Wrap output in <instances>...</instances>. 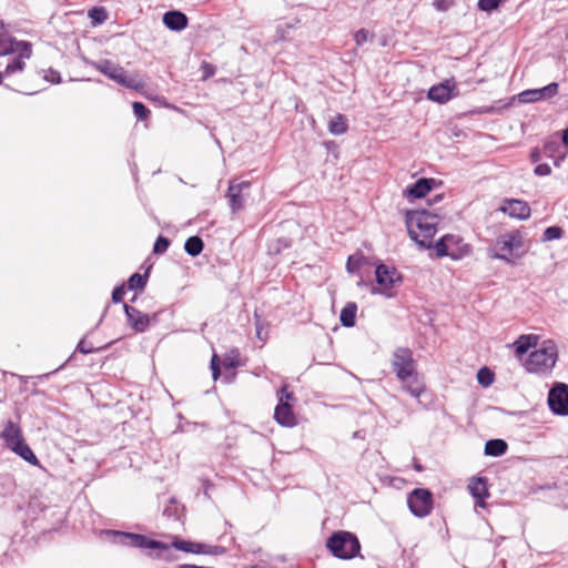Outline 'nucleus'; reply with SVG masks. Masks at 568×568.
<instances>
[{
	"label": "nucleus",
	"mask_w": 568,
	"mask_h": 568,
	"mask_svg": "<svg viewBox=\"0 0 568 568\" xmlns=\"http://www.w3.org/2000/svg\"><path fill=\"white\" fill-rule=\"evenodd\" d=\"M440 217L426 210L407 211L405 223L409 237L423 248H432Z\"/></svg>",
	"instance_id": "nucleus-1"
},
{
	"label": "nucleus",
	"mask_w": 568,
	"mask_h": 568,
	"mask_svg": "<svg viewBox=\"0 0 568 568\" xmlns=\"http://www.w3.org/2000/svg\"><path fill=\"white\" fill-rule=\"evenodd\" d=\"M106 535L112 537V541L118 545L131 546L140 549H151L155 552H149L153 559L163 560L166 562L176 561L178 555L174 554L173 547L170 544L150 539L149 537L133 532H122L110 530Z\"/></svg>",
	"instance_id": "nucleus-2"
},
{
	"label": "nucleus",
	"mask_w": 568,
	"mask_h": 568,
	"mask_svg": "<svg viewBox=\"0 0 568 568\" xmlns=\"http://www.w3.org/2000/svg\"><path fill=\"white\" fill-rule=\"evenodd\" d=\"M557 359V345L552 341H545L538 349L529 354L524 366L528 373L547 375L555 367Z\"/></svg>",
	"instance_id": "nucleus-3"
},
{
	"label": "nucleus",
	"mask_w": 568,
	"mask_h": 568,
	"mask_svg": "<svg viewBox=\"0 0 568 568\" xmlns=\"http://www.w3.org/2000/svg\"><path fill=\"white\" fill-rule=\"evenodd\" d=\"M326 547L334 557L344 560L356 557L361 550V544L357 537L344 530L333 532L326 540Z\"/></svg>",
	"instance_id": "nucleus-4"
},
{
	"label": "nucleus",
	"mask_w": 568,
	"mask_h": 568,
	"mask_svg": "<svg viewBox=\"0 0 568 568\" xmlns=\"http://www.w3.org/2000/svg\"><path fill=\"white\" fill-rule=\"evenodd\" d=\"M433 247L437 257L449 256L456 261L468 256L471 252L470 245L465 243L463 237L455 234L444 235Z\"/></svg>",
	"instance_id": "nucleus-5"
},
{
	"label": "nucleus",
	"mask_w": 568,
	"mask_h": 568,
	"mask_svg": "<svg viewBox=\"0 0 568 568\" xmlns=\"http://www.w3.org/2000/svg\"><path fill=\"white\" fill-rule=\"evenodd\" d=\"M277 405L274 410L275 420L285 427H293L296 425V417L292 408V402L294 400L293 392L288 390L286 385L282 386L277 390Z\"/></svg>",
	"instance_id": "nucleus-6"
},
{
	"label": "nucleus",
	"mask_w": 568,
	"mask_h": 568,
	"mask_svg": "<svg viewBox=\"0 0 568 568\" xmlns=\"http://www.w3.org/2000/svg\"><path fill=\"white\" fill-rule=\"evenodd\" d=\"M392 368L400 382H406L409 376H415L416 362L413 352L407 347H398L392 357Z\"/></svg>",
	"instance_id": "nucleus-7"
},
{
	"label": "nucleus",
	"mask_w": 568,
	"mask_h": 568,
	"mask_svg": "<svg viewBox=\"0 0 568 568\" xmlns=\"http://www.w3.org/2000/svg\"><path fill=\"white\" fill-rule=\"evenodd\" d=\"M523 246L521 236L518 232H509L500 235L495 243V251L489 252V256L495 260H501L511 263L514 250Z\"/></svg>",
	"instance_id": "nucleus-8"
},
{
	"label": "nucleus",
	"mask_w": 568,
	"mask_h": 568,
	"mask_svg": "<svg viewBox=\"0 0 568 568\" xmlns=\"http://www.w3.org/2000/svg\"><path fill=\"white\" fill-rule=\"evenodd\" d=\"M95 68L109 79L123 87L136 89L140 85V82L136 78L129 75L121 65L110 60H101L97 62Z\"/></svg>",
	"instance_id": "nucleus-9"
},
{
	"label": "nucleus",
	"mask_w": 568,
	"mask_h": 568,
	"mask_svg": "<svg viewBox=\"0 0 568 568\" xmlns=\"http://www.w3.org/2000/svg\"><path fill=\"white\" fill-rule=\"evenodd\" d=\"M375 277L378 288H373L372 292L384 294L387 297L392 296L389 291L402 281V276L397 270L385 264L376 266Z\"/></svg>",
	"instance_id": "nucleus-10"
},
{
	"label": "nucleus",
	"mask_w": 568,
	"mask_h": 568,
	"mask_svg": "<svg viewBox=\"0 0 568 568\" xmlns=\"http://www.w3.org/2000/svg\"><path fill=\"white\" fill-rule=\"evenodd\" d=\"M409 510L416 517H426L433 509V496L428 489L416 488L407 498Z\"/></svg>",
	"instance_id": "nucleus-11"
},
{
	"label": "nucleus",
	"mask_w": 568,
	"mask_h": 568,
	"mask_svg": "<svg viewBox=\"0 0 568 568\" xmlns=\"http://www.w3.org/2000/svg\"><path fill=\"white\" fill-rule=\"evenodd\" d=\"M548 406L558 416H568V384L557 382L548 393Z\"/></svg>",
	"instance_id": "nucleus-12"
},
{
	"label": "nucleus",
	"mask_w": 568,
	"mask_h": 568,
	"mask_svg": "<svg viewBox=\"0 0 568 568\" xmlns=\"http://www.w3.org/2000/svg\"><path fill=\"white\" fill-rule=\"evenodd\" d=\"M171 546L175 550L184 551L187 554H206V555H221L225 549L221 546H209L202 542H194L181 539L178 536H171Z\"/></svg>",
	"instance_id": "nucleus-13"
},
{
	"label": "nucleus",
	"mask_w": 568,
	"mask_h": 568,
	"mask_svg": "<svg viewBox=\"0 0 568 568\" xmlns=\"http://www.w3.org/2000/svg\"><path fill=\"white\" fill-rule=\"evenodd\" d=\"M458 95L457 84L454 79L445 80L442 83L433 85L427 93V98L437 103H446Z\"/></svg>",
	"instance_id": "nucleus-14"
},
{
	"label": "nucleus",
	"mask_w": 568,
	"mask_h": 568,
	"mask_svg": "<svg viewBox=\"0 0 568 568\" xmlns=\"http://www.w3.org/2000/svg\"><path fill=\"white\" fill-rule=\"evenodd\" d=\"M251 187V182L241 181L236 182L232 180L229 184L226 197L229 199V205L233 213L239 212L244 207V192Z\"/></svg>",
	"instance_id": "nucleus-15"
},
{
	"label": "nucleus",
	"mask_w": 568,
	"mask_h": 568,
	"mask_svg": "<svg viewBox=\"0 0 568 568\" xmlns=\"http://www.w3.org/2000/svg\"><path fill=\"white\" fill-rule=\"evenodd\" d=\"M559 85L557 82H551L540 89H531L523 91L518 94V99L523 103H532L540 100H549L558 94Z\"/></svg>",
	"instance_id": "nucleus-16"
},
{
	"label": "nucleus",
	"mask_w": 568,
	"mask_h": 568,
	"mask_svg": "<svg viewBox=\"0 0 568 568\" xmlns=\"http://www.w3.org/2000/svg\"><path fill=\"white\" fill-rule=\"evenodd\" d=\"M510 217L527 220L530 216V206L527 202L517 199H506L499 209Z\"/></svg>",
	"instance_id": "nucleus-17"
},
{
	"label": "nucleus",
	"mask_w": 568,
	"mask_h": 568,
	"mask_svg": "<svg viewBox=\"0 0 568 568\" xmlns=\"http://www.w3.org/2000/svg\"><path fill=\"white\" fill-rule=\"evenodd\" d=\"M123 308L128 318V323L134 332L143 333L149 328L150 317L148 314L142 313L129 304H124Z\"/></svg>",
	"instance_id": "nucleus-18"
},
{
	"label": "nucleus",
	"mask_w": 568,
	"mask_h": 568,
	"mask_svg": "<svg viewBox=\"0 0 568 568\" xmlns=\"http://www.w3.org/2000/svg\"><path fill=\"white\" fill-rule=\"evenodd\" d=\"M31 57V45L30 44H21V49L19 53L10 58L9 62L6 65L3 71L4 77L11 75L17 72H22L26 67V60Z\"/></svg>",
	"instance_id": "nucleus-19"
},
{
	"label": "nucleus",
	"mask_w": 568,
	"mask_h": 568,
	"mask_svg": "<svg viewBox=\"0 0 568 568\" xmlns=\"http://www.w3.org/2000/svg\"><path fill=\"white\" fill-rule=\"evenodd\" d=\"M434 183V179L422 178L412 185H408L403 194L409 201L422 199L433 189Z\"/></svg>",
	"instance_id": "nucleus-20"
},
{
	"label": "nucleus",
	"mask_w": 568,
	"mask_h": 568,
	"mask_svg": "<svg viewBox=\"0 0 568 568\" xmlns=\"http://www.w3.org/2000/svg\"><path fill=\"white\" fill-rule=\"evenodd\" d=\"M471 496L476 499V506L485 507V498L489 496L487 483L485 478H473L468 485Z\"/></svg>",
	"instance_id": "nucleus-21"
},
{
	"label": "nucleus",
	"mask_w": 568,
	"mask_h": 568,
	"mask_svg": "<svg viewBox=\"0 0 568 568\" xmlns=\"http://www.w3.org/2000/svg\"><path fill=\"white\" fill-rule=\"evenodd\" d=\"M189 19L181 11H169L163 16L164 26L173 31H181L187 27Z\"/></svg>",
	"instance_id": "nucleus-22"
},
{
	"label": "nucleus",
	"mask_w": 568,
	"mask_h": 568,
	"mask_svg": "<svg viewBox=\"0 0 568 568\" xmlns=\"http://www.w3.org/2000/svg\"><path fill=\"white\" fill-rule=\"evenodd\" d=\"M0 437L6 442L9 449L14 446V443L24 439L20 426L12 420L7 422Z\"/></svg>",
	"instance_id": "nucleus-23"
},
{
	"label": "nucleus",
	"mask_w": 568,
	"mask_h": 568,
	"mask_svg": "<svg viewBox=\"0 0 568 568\" xmlns=\"http://www.w3.org/2000/svg\"><path fill=\"white\" fill-rule=\"evenodd\" d=\"M10 450L20 456L27 463L33 466H40L39 459L37 458L33 450L30 448V446L26 443L24 439L14 443V446H12Z\"/></svg>",
	"instance_id": "nucleus-24"
},
{
	"label": "nucleus",
	"mask_w": 568,
	"mask_h": 568,
	"mask_svg": "<svg viewBox=\"0 0 568 568\" xmlns=\"http://www.w3.org/2000/svg\"><path fill=\"white\" fill-rule=\"evenodd\" d=\"M402 383L403 389L415 398H419L426 388L424 382L422 381L417 372L415 373V376H409V378L406 382Z\"/></svg>",
	"instance_id": "nucleus-25"
},
{
	"label": "nucleus",
	"mask_w": 568,
	"mask_h": 568,
	"mask_svg": "<svg viewBox=\"0 0 568 568\" xmlns=\"http://www.w3.org/2000/svg\"><path fill=\"white\" fill-rule=\"evenodd\" d=\"M537 345V336L536 335H521L514 343L515 353L517 356H521L526 354L531 347Z\"/></svg>",
	"instance_id": "nucleus-26"
},
{
	"label": "nucleus",
	"mask_w": 568,
	"mask_h": 568,
	"mask_svg": "<svg viewBox=\"0 0 568 568\" xmlns=\"http://www.w3.org/2000/svg\"><path fill=\"white\" fill-rule=\"evenodd\" d=\"M21 44H29L24 41H14L10 38L0 36V55H11L19 53Z\"/></svg>",
	"instance_id": "nucleus-27"
},
{
	"label": "nucleus",
	"mask_w": 568,
	"mask_h": 568,
	"mask_svg": "<svg viewBox=\"0 0 568 568\" xmlns=\"http://www.w3.org/2000/svg\"><path fill=\"white\" fill-rule=\"evenodd\" d=\"M507 443L503 439H489L485 444V454L487 456L499 457L507 450Z\"/></svg>",
	"instance_id": "nucleus-28"
},
{
	"label": "nucleus",
	"mask_w": 568,
	"mask_h": 568,
	"mask_svg": "<svg viewBox=\"0 0 568 568\" xmlns=\"http://www.w3.org/2000/svg\"><path fill=\"white\" fill-rule=\"evenodd\" d=\"M357 306L355 303H347L341 311L339 321L345 327L355 325Z\"/></svg>",
	"instance_id": "nucleus-29"
},
{
	"label": "nucleus",
	"mask_w": 568,
	"mask_h": 568,
	"mask_svg": "<svg viewBox=\"0 0 568 568\" xmlns=\"http://www.w3.org/2000/svg\"><path fill=\"white\" fill-rule=\"evenodd\" d=\"M347 119L344 114H336L328 123V131L334 135H341L347 131Z\"/></svg>",
	"instance_id": "nucleus-30"
},
{
	"label": "nucleus",
	"mask_w": 568,
	"mask_h": 568,
	"mask_svg": "<svg viewBox=\"0 0 568 568\" xmlns=\"http://www.w3.org/2000/svg\"><path fill=\"white\" fill-rule=\"evenodd\" d=\"M203 240L196 235L189 237L184 244L185 252L193 257L200 255L203 251Z\"/></svg>",
	"instance_id": "nucleus-31"
},
{
	"label": "nucleus",
	"mask_w": 568,
	"mask_h": 568,
	"mask_svg": "<svg viewBox=\"0 0 568 568\" xmlns=\"http://www.w3.org/2000/svg\"><path fill=\"white\" fill-rule=\"evenodd\" d=\"M148 282V274L134 273L128 280V288L131 291L143 290Z\"/></svg>",
	"instance_id": "nucleus-32"
},
{
	"label": "nucleus",
	"mask_w": 568,
	"mask_h": 568,
	"mask_svg": "<svg viewBox=\"0 0 568 568\" xmlns=\"http://www.w3.org/2000/svg\"><path fill=\"white\" fill-rule=\"evenodd\" d=\"M562 236V229L559 226H549L544 231L542 241L549 242Z\"/></svg>",
	"instance_id": "nucleus-33"
},
{
	"label": "nucleus",
	"mask_w": 568,
	"mask_h": 568,
	"mask_svg": "<svg viewBox=\"0 0 568 568\" xmlns=\"http://www.w3.org/2000/svg\"><path fill=\"white\" fill-rule=\"evenodd\" d=\"M477 378L483 386H489L494 382L493 373L487 367H483L478 371Z\"/></svg>",
	"instance_id": "nucleus-34"
},
{
	"label": "nucleus",
	"mask_w": 568,
	"mask_h": 568,
	"mask_svg": "<svg viewBox=\"0 0 568 568\" xmlns=\"http://www.w3.org/2000/svg\"><path fill=\"white\" fill-rule=\"evenodd\" d=\"M170 241L164 236H159L154 243L153 252L155 254H163L168 251Z\"/></svg>",
	"instance_id": "nucleus-35"
},
{
	"label": "nucleus",
	"mask_w": 568,
	"mask_h": 568,
	"mask_svg": "<svg viewBox=\"0 0 568 568\" xmlns=\"http://www.w3.org/2000/svg\"><path fill=\"white\" fill-rule=\"evenodd\" d=\"M132 109L134 115L140 120H145L150 113L148 108L142 102H133Z\"/></svg>",
	"instance_id": "nucleus-36"
},
{
	"label": "nucleus",
	"mask_w": 568,
	"mask_h": 568,
	"mask_svg": "<svg viewBox=\"0 0 568 568\" xmlns=\"http://www.w3.org/2000/svg\"><path fill=\"white\" fill-rule=\"evenodd\" d=\"M503 0H478V8L481 11L490 12L498 8Z\"/></svg>",
	"instance_id": "nucleus-37"
},
{
	"label": "nucleus",
	"mask_w": 568,
	"mask_h": 568,
	"mask_svg": "<svg viewBox=\"0 0 568 568\" xmlns=\"http://www.w3.org/2000/svg\"><path fill=\"white\" fill-rule=\"evenodd\" d=\"M374 38V34H371L368 30L366 29H359L358 31H356L355 36H354V40L356 42V45H362L364 44L366 41H368L369 39H373Z\"/></svg>",
	"instance_id": "nucleus-38"
},
{
	"label": "nucleus",
	"mask_w": 568,
	"mask_h": 568,
	"mask_svg": "<svg viewBox=\"0 0 568 568\" xmlns=\"http://www.w3.org/2000/svg\"><path fill=\"white\" fill-rule=\"evenodd\" d=\"M102 348H103V347H101V348H97V351L102 349ZM77 351H78V352H80V353H82V354H91V353H94V352H95V348H94L92 345H88V344L85 343V339H84V338H82V339L78 343V345H77Z\"/></svg>",
	"instance_id": "nucleus-39"
},
{
	"label": "nucleus",
	"mask_w": 568,
	"mask_h": 568,
	"mask_svg": "<svg viewBox=\"0 0 568 568\" xmlns=\"http://www.w3.org/2000/svg\"><path fill=\"white\" fill-rule=\"evenodd\" d=\"M124 294H125L124 286L123 285L116 286L112 292L113 303L122 302Z\"/></svg>",
	"instance_id": "nucleus-40"
},
{
	"label": "nucleus",
	"mask_w": 568,
	"mask_h": 568,
	"mask_svg": "<svg viewBox=\"0 0 568 568\" xmlns=\"http://www.w3.org/2000/svg\"><path fill=\"white\" fill-rule=\"evenodd\" d=\"M90 17L98 23H101L105 20V12L102 9H92L90 11Z\"/></svg>",
	"instance_id": "nucleus-41"
},
{
	"label": "nucleus",
	"mask_w": 568,
	"mask_h": 568,
	"mask_svg": "<svg viewBox=\"0 0 568 568\" xmlns=\"http://www.w3.org/2000/svg\"><path fill=\"white\" fill-rule=\"evenodd\" d=\"M551 173V168L547 163L538 164L535 168V174L538 176H547Z\"/></svg>",
	"instance_id": "nucleus-42"
},
{
	"label": "nucleus",
	"mask_w": 568,
	"mask_h": 568,
	"mask_svg": "<svg viewBox=\"0 0 568 568\" xmlns=\"http://www.w3.org/2000/svg\"><path fill=\"white\" fill-rule=\"evenodd\" d=\"M214 367H220V361L216 354H213L211 358V371L214 369Z\"/></svg>",
	"instance_id": "nucleus-43"
},
{
	"label": "nucleus",
	"mask_w": 568,
	"mask_h": 568,
	"mask_svg": "<svg viewBox=\"0 0 568 568\" xmlns=\"http://www.w3.org/2000/svg\"><path fill=\"white\" fill-rule=\"evenodd\" d=\"M530 158H531V161L532 162H538L539 159H540V153L537 149L532 150L531 154H530Z\"/></svg>",
	"instance_id": "nucleus-44"
},
{
	"label": "nucleus",
	"mask_w": 568,
	"mask_h": 568,
	"mask_svg": "<svg viewBox=\"0 0 568 568\" xmlns=\"http://www.w3.org/2000/svg\"><path fill=\"white\" fill-rule=\"evenodd\" d=\"M221 375V369L220 367H214V369H212V377L214 381H217V378L220 377Z\"/></svg>",
	"instance_id": "nucleus-45"
},
{
	"label": "nucleus",
	"mask_w": 568,
	"mask_h": 568,
	"mask_svg": "<svg viewBox=\"0 0 568 568\" xmlns=\"http://www.w3.org/2000/svg\"><path fill=\"white\" fill-rule=\"evenodd\" d=\"M562 142L568 146V128L562 131Z\"/></svg>",
	"instance_id": "nucleus-46"
},
{
	"label": "nucleus",
	"mask_w": 568,
	"mask_h": 568,
	"mask_svg": "<svg viewBox=\"0 0 568 568\" xmlns=\"http://www.w3.org/2000/svg\"><path fill=\"white\" fill-rule=\"evenodd\" d=\"M346 268L349 272H354V264H353L352 257H348V261H347V264H346Z\"/></svg>",
	"instance_id": "nucleus-47"
},
{
	"label": "nucleus",
	"mask_w": 568,
	"mask_h": 568,
	"mask_svg": "<svg viewBox=\"0 0 568 568\" xmlns=\"http://www.w3.org/2000/svg\"><path fill=\"white\" fill-rule=\"evenodd\" d=\"M564 159H565V155H562V156H560V158L556 159V160H555V162H554V164H555L556 166H559V165H560V163L564 161Z\"/></svg>",
	"instance_id": "nucleus-48"
},
{
	"label": "nucleus",
	"mask_w": 568,
	"mask_h": 568,
	"mask_svg": "<svg viewBox=\"0 0 568 568\" xmlns=\"http://www.w3.org/2000/svg\"><path fill=\"white\" fill-rule=\"evenodd\" d=\"M415 469H416L417 471H420V470H422V466H420L419 464H415Z\"/></svg>",
	"instance_id": "nucleus-49"
},
{
	"label": "nucleus",
	"mask_w": 568,
	"mask_h": 568,
	"mask_svg": "<svg viewBox=\"0 0 568 568\" xmlns=\"http://www.w3.org/2000/svg\"><path fill=\"white\" fill-rule=\"evenodd\" d=\"M3 78H4L3 72H0V84H1V83H2V81H3Z\"/></svg>",
	"instance_id": "nucleus-50"
},
{
	"label": "nucleus",
	"mask_w": 568,
	"mask_h": 568,
	"mask_svg": "<svg viewBox=\"0 0 568 568\" xmlns=\"http://www.w3.org/2000/svg\"><path fill=\"white\" fill-rule=\"evenodd\" d=\"M257 336L260 337L262 335V332L257 328Z\"/></svg>",
	"instance_id": "nucleus-51"
},
{
	"label": "nucleus",
	"mask_w": 568,
	"mask_h": 568,
	"mask_svg": "<svg viewBox=\"0 0 568 568\" xmlns=\"http://www.w3.org/2000/svg\"><path fill=\"white\" fill-rule=\"evenodd\" d=\"M545 150H546V151L550 150V145H546V146H545Z\"/></svg>",
	"instance_id": "nucleus-52"
}]
</instances>
